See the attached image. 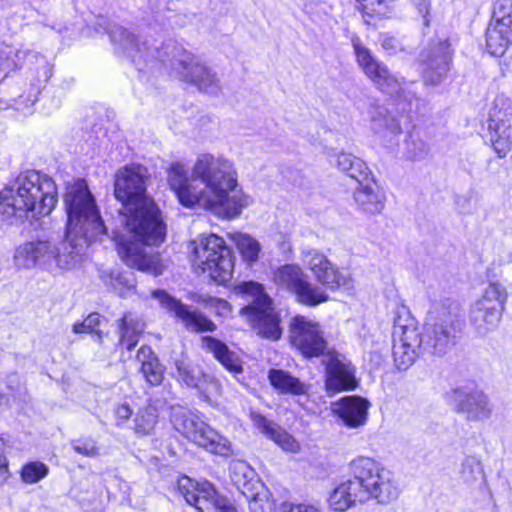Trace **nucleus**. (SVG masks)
<instances>
[{
    "instance_id": "nucleus-1",
    "label": "nucleus",
    "mask_w": 512,
    "mask_h": 512,
    "mask_svg": "<svg viewBox=\"0 0 512 512\" xmlns=\"http://www.w3.org/2000/svg\"><path fill=\"white\" fill-rule=\"evenodd\" d=\"M64 205L67 214L65 236L43 234L18 246L14 254L18 268L72 269L80 262L90 242L108 236L96 201L84 180L77 179L67 185Z\"/></svg>"
},
{
    "instance_id": "nucleus-2",
    "label": "nucleus",
    "mask_w": 512,
    "mask_h": 512,
    "mask_svg": "<svg viewBox=\"0 0 512 512\" xmlns=\"http://www.w3.org/2000/svg\"><path fill=\"white\" fill-rule=\"evenodd\" d=\"M147 170L141 165L119 169L114 180V195L123 205L121 221L129 235L125 239L113 231L121 259L130 267L159 275L162 273L159 254L147 248L159 246L166 237V225L161 211L146 192Z\"/></svg>"
},
{
    "instance_id": "nucleus-3",
    "label": "nucleus",
    "mask_w": 512,
    "mask_h": 512,
    "mask_svg": "<svg viewBox=\"0 0 512 512\" xmlns=\"http://www.w3.org/2000/svg\"><path fill=\"white\" fill-rule=\"evenodd\" d=\"M234 161L223 154L201 153L188 170L182 163L168 169V184L181 205L211 211L223 219H236L252 204L244 192Z\"/></svg>"
},
{
    "instance_id": "nucleus-4",
    "label": "nucleus",
    "mask_w": 512,
    "mask_h": 512,
    "mask_svg": "<svg viewBox=\"0 0 512 512\" xmlns=\"http://www.w3.org/2000/svg\"><path fill=\"white\" fill-rule=\"evenodd\" d=\"M115 50L129 57L139 71L163 68L181 81L195 85L200 91L216 95L221 91L217 74L181 44L168 40L161 46L138 38L120 26L109 30Z\"/></svg>"
},
{
    "instance_id": "nucleus-5",
    "label": "nucleus",
    "mask_w": 512,
    "mask_h": 512,
    "mask_svg": "<svg viewBox=\"0 0 512 512\" xmlns=\"http://www.w3.org/2000/svg\"><path fill=\"white\" fill-rule=\"evenodd\" d=\"M351 479L341 482L330 493L329 507L344 512L357 502L375 500L379 504L396 501L401 488L394 473L370 457H357L349 465Z\"/></svg>"
},
{
    "instance_id": "nucleus-6",
    "label": "nucleus",
    "mask_w": 512,
    "mask_h": 512,
    "mask_svg": "<svg viewBox=\"0 0 512 512\" xmlns=\"http://www.w3.org/2000/svg\"><path fill=\"white\" fill-rule=\"evenodd\" d=\"M57 200V187L50 176L25 171L0 192V220L14 222L47 216Z\"/></svg>"
},
{
    "instance_id": "nucleus-7",
    "label": "nucleus",
    "mask_w": 512,
    "mask_h": 512,
    "mask_svg": "<svg viewBox=\"0 0 512 512\" xmlns=\"http://www.w3.org/2000/svg\"><path fill=\"white\" fill-rule=\"evenodd\" d=\"M351 44L356 61L364 74L384 93L396 96L407 104L408 108L417 100L416 92L411 89L412 83L392 74L387 66L380 62L356 34L351 36Z\"/></svg>"
},
{
    "instance_id": "nucleus-8",
    "label": "nucleus",
    "mask_w": 512,
    "mask_h": 512,
    "mask_svg": "<svg viewBox=\"0 0 512 512\" xmlns=\"http://www.w3.org/2000/svg\"><path fill=\"white\" fill-rule=\"evenodd\" d=\"M462 326L463 320L457 303L434 306L427 316L424 350L437 355L445 354L455 345Z\"/></svg>"
},
{
    "instance_id": "nucleus-9",
    "label": "nucleus",
    "mask_w": 512,
    "mask_h": 512,
    "mask_svg": "<svg viewBox=\"0 0 512 512\" xmlns=\"http://www.w3.org/2000/svg\"><path fill=\"white\" fill-rule=\"evenodd\" d=\"M193 266L208 273L218 284H226L232 278L234 261L231 250L223 238L216 234L202 236L192 242Z\"/></svg>"
},
{
    "instance_id": "nucleus-10",
    "label": "nucleus",
    "mask_w": 512,
    "mask_h": 512,
    "mask_svg": "<svg viewBox=\"0 0 512 512\" xmlns=\"http://www.w3.org/2000/svg\"><path fill=\"white\" fill-rule=\"evenodd\" d=\"M171 422L179 433L208 452L223 457L232 455L231 442L204 422L197 413L182 407L173 408Z\"/></svg>"
},
{
    "instance_id": "nucleus-11",
    "label": "nucleus",
    "mask_w": 512,
    "mask_h": 512,
    "mask_svg": "<svg viewBox=\"0 0 512 512\" xmlns=\"http://www.w3.org/2000/svg\"><path fill=\"white\" fill-rule=\"evenodd\" d=\"M238 289L249 301V304L241 309V314L261 336L272 340L279 339L282 334L280 320L263 286L249 281L239 285Z\"/></svg>"
},
{
    "instance_id": "nucleus-12",
    "label": "nucleus",
    "mask_w": 512,
    "mask_h": 512,
    "mask_svg": "<svg viewBox=\"0 0 512 512\" xmlns=\"http://www.w3.org/2000/svg\"><path fill=\"white\" fill-rule=\"evenodd\" d=\"M393 358L399 370L408 369L424 350V342L416 321L405 308L398 311L393 329Z\"/></svg>"
},
{
    "instance_id": "nucleus-13",
    "label": "nucleus",
    "mask_w": 512,
    "mask_h": 512,
    "mask_svg": "<svg viewBox=\"0 0 512 512\" xmlns=\"http://www.w3.org/2000/svg\"><path fill=\"white\" fill-rule=\"evenodd\" d=\"M506 300V289L500 283L491 282L471 306L469 320L479 335L484 336L497 328Z\"/></svg>"
},
{
    "instance_id": "nucleus-14",
    "label": "nucleus",
    "mask_w": 512,
    "mask_h": 512,
    "mask_svg": "<svg viewBox=\"0 0 512 512\" xmlns=\"http://www.w3.org/2000/svg\"><path fill=\"white\" fill-rule=\"evenodd\" d=\"M305 267L311 271L316 281L331 291H351L355 287L351 273L339 268L328 257L317 249H307L302 252Z\"/></svg>"
},
{
    "instance_id": "nucleus-15",
    "label": "nucleus",
    "mask_w": 512,
    "mask_h": 512,
    "mask_svg": "<svg viewBox=\"0 0 512 512\" xmlns=\"http://www.w3.org/2000/svg\"><path fill=\"white\" fill-rule=\"evenodd\" d=\"M274 281L278 286L292 292L298 302L306 306H316L329 299L326 290L311 283L302 268L295 264L278 268Z\"/></svg>"
},
{
    "instance_id": "nucleus-16",
    "label": "nucleus",
    "mask_w": 512,
    "mask_h": 512,
    "mask_svg": "<svg viewBox=\"0 0 512 512\" xmlns=\"http://www.w3.org/2000/svg\"><path fill=\"white\" fill-rule=\"evenodd\" d=\"M177 489L185 501L199 512H238L208 481L197 482L187 476H181L177 481Z\"/></svg>"
},
{
    "instance_id": "nucleus-17",
    "label": "nucleus",
    "mask_w": 512,
    "mask_h": 512,
    "mask_svg": "<svg viewBox=\"0 0 512 512\" xmlns=\"http://www.w3.org/2000/svg\"><path fill=\"white\" fill-rule=\"evenodd\" d=\"M512 101L505 95H497L492 103L487 121L488 137L499 158H504L512 148L510 118Z\"/></svg>"
},
{
    "instance_id": "nucleus-18",
    "label": "nucleus",
    "mask_w": 512,
    "mask_h": 512,
    "mask_svg": "<svg viewBox=\"0 0 512 512\" xmlns=\"http://www.w3.org/2000/svg\"><path fill=\"white\" fill-rule=\"evenodd\" d=\"M290 342L306 358L319 357L330 352L321 325L302 315L290 322Z\"/></svg>"
},
{
    "instance_id": "nucleus-19",
    "label": "nucleus",
    "mask_w": 512,
    "mask_h": 512,
    "mask_svg": "<svg viewBox=\"0 0 512 512\" xmlns=\"http://www.w3.org/2000/svg\"><path fill=\"white\" fill-rule=\"evenodd\" d=\"M160 305L178 318L188 330L194 332L214 331L216 325L200 312L191 310L179 300L167 294L165 291L156 290L152 293Z\"/></svg>"
},
{
    "instance_id": "nucleus-20",
    "label": "nucleus",
    "mask_w": 512,
    "mask_h": 512,
    "mask_svg": "<svg viewBox=\"0 0 512 512\" xmlns=\"http://www.w3.org/2000/svg\"><path fill=\"white\" fill-rule=\"evenodd\" d=\"M449 43L444 40L420 54V69L426 84H440L449 70Z\"/></svg>"
},
{
    "instance_id": "nucleus-21",
    "label": "nucleus",
    "mask_w": 512,
    "mask_h": 512,
    "mask_svg": "<svg viewBox=\"0 0 512 512\" xmlns=\"http://www.w3.org/2000/svg\"><path fill=\"white\" fill-rule=\"evenodd\" d=\"M325 387L329 394L352 390L357 386L355 368L345 356L328 352Z\"/></svg>"
},
{
    "instance_id": "nucleus-22",
    "label": "nucleus",
    "mask_w": 512,
    "mask_h": 512,
    "mask_svg": "<svg viewBox=\"0 0 512 512\" xmlns=\"http://www.w3.org/2000/svg\"><path fill=\"white\" fill-rule=\"evenodd\" d=\"M370 129L383 147L394 151L399 146L402 129L399 121L384 107H371Z\"/></svg>"
},
{
    "instance_id": "nucleus-23",
    "label": "nucleus",
    "mask_w": 512,
    "mask_h": 512,
    "mask_svg": "<svg viewBox=\"0 0 512 512\" xmlns=\"http://www.w3.org/2000/svg\"><path fill=\"white\" fill-rule=\"evenodd\" d=\"M453 401L457 411L469 420L484 421L492 414L488 397L477 389L458 388L453 392Z\"/></svg>"
},
{
    "instance_id": "nucleus-24",
    "label": "nucleus",
    "mask_w": 512,
    "mask_h": 512,
    "mask_svg": "<svg viewBox=\"0 0 512 512\" xmlns=\"http://www.w3.org/2000/svg\"><path fill=\"white\" fill-rule=\"evenodd\" d=\"M370 403L360 396H346L334 404L333 412L349 428L364 426Z\"/></svg>"
},
{
    "instance_id": "nucleus-25",
    "label": "nucleus",
    "mask_w": 512,
    "mask_h": 512,
    "mask_svg": "<svg viewBox=\"0 0 512 512\" xmlns=\"http://www.w3.org/2000/svg\"><path fill=\"white\" fill-rule=\"evenodd\" d=\"M358 187L354 190L353 198L357 208L369 215L380 214L385 207V195L376 182L367 176L358 181Z\"/></svg>"
},
{
    "instance_id": "nucleus-26",
    "label": "nucleus",
    "mask_w": 512,
    "mask_h": 512,
    "mask_svg": "<svg viewBox=\"0 0 512 512\" xmlns=\"http://www.w3.org/2000/svg\"><path fill=\"white\" fill-rule=\"evenodd\" d=\"M250 417L253 424L283 450L288 452H297L299 450L298 442L277 424L257 412H251Z\"/></svg>"
},
{
    "instance_id": "nucleus-27",
    "label": "nucleus",
    "mask_w": 512,
    "mask_h": 512,
    "mask_svg": "<svg viewBox=\"0 0 512 512\" xmlns=\"http://www.w3.org/2000/svg\"><path fill=\"white\" fill-rule=\"evenodd\" d=\"M229 473L231 481L245 498H249L250 494L258 489L263 490L262 483L256 479L254 469L246 461H232Z\"/></svg>"
},
{
    "instance_id": "nucleus-28",
    "label": "nucleus",
    "mask_w": 512,
    "mask_h": 512,
    "mask_svg": "<svg viewBox=\"0 0 512 512\" xmlns=\"http://www.w3.org/2000/svg\"><path fill=\"white\" fill-rule=\"evenodd\" d=\"M512 44V24L490 21L486 29V49L493 56H502Z\"/></svg>"
},
{
    "instance_id": "nucleus-29",
    "label": "nucleus",
    "mask_w": 512,
    "mask_h": 512,
    "mask_svg": "<svg viewBox=\"0 0 512 512\" xmlns=\"http://www.w3.org/2000/svg\"><path fill=\"white\" fill-rule=\"evenodd\" d=\"M137 361L141 364V373L152 386L160 385L164 378V366L160 363L151 347L142 346L137 352Z\"/></svg>"
},
{
    "instance_id": "nucleus-30",
    "label": "nucleus",
    "mask_w": 512,
    "mask_h": 512,
    "mask_svg": "<svg viewBox=\"0 0 512 512\" xmlns=\"http://www.w3.org/2000/svg\"><path fill=\"white\" fill-rule=\"evenodd\" d=\"M144 330L142 321L132 313H126L119 321L118 332L119 340L118 345L125 347L127 350H132L139 341V336Z\"/></svg>"
},
{
    "instance_id": "nucleus-31",
    "label": "nucleus",
    "mask_w": 512,
    "mask_h": 512,
    "mask_svg": "<svg viewBox=\"0 0 512 512\" xmlns=\"http://www.w3.org/2000/svg\"><path fill=\"white\" fill-rule=\"evenodd\" d=\"M202 345L213 353L214 357L229 371L238 373L242 370L239 358L220 340L211 336L202 338Z\"/></svg>"
},
{
    "instance_id": "nucleus-32",
    "label": "nucleus",
    "mask_w": 512,
    "mask_h": 512,
    "mask_svg": "<svg viewBox=\"0 0 512 512\" xmlns=\"http://www.w3.org/2000/svg\"><path fill=\"white\" fill-rule=\"evenodd\" d=\"M268 377L271 385L283 394L304 395L307 393V385L287 371L271 369Z\"/></svg>"
},
{
    "instance_id": "nucleus-33",
    "label": "nucleus",
    "mask_w": 512,
    "mask_h": 512,
    "mask_svg": "<svg viewBox=\"0 0 512 512\" xmlns=\"http://www.w3.org/2000/svg\"><path fill=\"white\" fill-rule=\"evenodd\" d=\"M329 158L330 161L334 158L337 167L357 182L362 181V179H366L367 176L371 175V172L365 162L352 154L345 152H333V154H329Z\"/></svg>"
},
{
    "instance_id": "nucleus-34",
    "label": "nucleus",
    "mask_w": 512,
    "mask_h": 512,
    "mask_svg": "<svg viewBox=\"0 0 512 512\" xmlns=\"http://www.w3.org/2000/svg\"><path fill=\"white\" fill-rule=\"evenodd\" d=\"M228 238L235 245L242 260L248 265L257 262L261 252V244L250 234L242 232H229Z\"/></svg>"
},
{
    "instance_id": "nucleus-35",
    "label": "nucleus",
    "mask_w": 512,
    "mask_h": 512,
    "mask_svg": "<svg viewBox=\"0 0 512 512\" xmlns=\"http://www.w3.org/2000/svg\"><path fill=\"white\" fill-rule=\"evenodd\" d=\"M174 366L179 381L188 387L201 388L204 373L199 367L193 365L186 355L181 354L179 358L174 360Z\"/></svg>"
},
{
    "instance_id": "nucleus-36",
    "label": "nucleus",
    "mask_w": 512,
    "mask_h": 512,
    "mask_svg": "<svg viewBox=\"0 0 512 512\" xmlns=\"http://www.w3.org/2000/svg\"><path fill=\"white\" fill-rule=\"evenodd\" d=\"M105 319L98 313L89 314L82 322H76L73 325V332L75 334L88 333L91 334L94 341L99 344L103 342V331L101 327L103 326Z\"/></svg>"
},
{
    "instance_id": "nucleus-37",
    "label": "nucleus",
    "mask_w": 512,
    "mask_h": 512,
    "mask_svg": "<svg viewBox=\"0 0 512 512\" xmlns=\"http://www.w3.org/2000/svg\"><path fill=\"white\" fill-rule=\"evenodd\" d=\"M428 152V144L412 133L406 138L401 151L402 157L412 161L423 159Z\"/></svg>"
},
{
    "instance_id": "nucleus-38",
    "label": "nucleus",
    "mask_w": 512,
    "mask_h": 512,
    "mask_svg": "<svg viewBox=\"0 0 512 512\" xmlns=\"http://www.w3.org/2000/svg\"><path fill=\"white\" fill-rule=\"evenodd\" d=\"M157 414L153 407H147L138 412L134 419V430L139 436L150 435L157 424Z\"/></svg>"
},
{
    "instance_id": "nucleus-39",
    "label": "nucleus",
    "mask_w": 512,
    "mask_h": 512,
    "mask_svg": "<svg viewBox=\"0 0 512 512\" xmlns=\"http://www.w3.org/2000/svg\"><path fill=\"white\" fill-rule=\"evenodd\" d=\"M361 9L365 15L388 18L395 12V3L393 0H367Z\"/></svg>"
},
{
    "instance_id": "nucleus-40",
    "label": "nucleus",
    "mask_w": 512,
    "mask_h": 512,
    "mask_svg": "<svg viewBox=\"0 0 512 512\" xmlns=\"http://www.w3.org/2000/svg\"><path fill=\"white\" fill-rule=\"evenodd\" d=\"M460 476L466 483L476 481L483 474L481 461L476 456H466L461 463Z\"/></svg>"
},
{
    "instance_id": "nucleus-41",
    "label": "nucleus",
    "mask_w": 512,
    "mask_h": 512,
    "mask_svg": "<svg viewBox=\"0 0 512 512\" xmlns=\"http://www.w3.org/2000/svg\"><path fill=\"white\" fill-rule=\"evenodd\" d=\"M48 474V467L42 462L27 463L21 471V478L25 483L34 484Z\"/></svg>"
},
{
    "instance_id": "nucleus-42",
    "label": "nucleus",
    "mask_w": 512,
    "mask_h": 512,
    "mask_svg": "<svg viewBox=\"0 0 512 512\" xmlns=\"http://www.w3.org/2000/svg\"><path fill=\"white\" fill-rule=\"evenodd\" d=\"M258 489L250 494L249 498H246L249 504L251 512H275L274 503L268 498L265 491Z\"/></svg>"
},
{
    "instance_id": "nucleus-43",
    "label": "nucleus",
    "mask_w": 512,
    "mask_h": 512,
    "mask_svg": "<svg viewBox=\"0 0 512 512\" xmlns=\"http://www.w3.org/2000/svg\"><path fill=\"white\" fill-rule=\"evenodd\" d=\"M110 278V284L112 288L122 297L129 295L135 289L133 279L131 278V274H112Z\"/></svg>"
},
{
    "instance_id": "nucleus-44",
    "label": "nucleus",
    "mask_w": 512,
    "mask_h": 512,
    "mask_svg": "<svg viewBox=\"0 0 512 512\" xmlns=\"http://www.w3.org/2000/svg\"><path fill=\"white\" fill-rule=\"evenodd\" d=\"M490 21L512 24V0H495Z\"/></svg>"
},
{
    "instance_id": "nucleus-45",
    "label": "nucleus",
    "mask_w": 512,
    "mask_h": 512,
    "mask_svg": "<svg viewBox=\"0 0 512 512\" xmlns=\"http://www.w3.org/2000/svg\"><path fill=\"white\" fill-rule=\"evenodd\" d=\"M71 445L75 452L83 456L91 458L99 456V447L97 446V442L91 437L73 440Z\"/></svg>"
},
{
    "instance_id": "nucleus-46",
    "label": "nucleus",
    "mask_w": 512,
    "mask_h": 512,
    "mask_svg": "<svg viewBox=\"0 0 512 512\" xmlns=\"http://www.w3.org/2000/svg\"><path fill=\"white\" fill-rule=\"evenodd\" d=\"M206 401L211 402L212 399L220 394V384L212 376L204 375L202 378V387L197 388Z\"/></svg>"
},
{
    "instance_id": "nucleus-47",
    "label": "nucleus",
    "mask_w": 512,
    "mask_h": 512,
    "mask_svg": "<svg viewBox=\"0 0 512 512\" xmlns=\"http://www.w3.org/2000/svg\"><path fill=\"white\" fill-rule=\"evenodd\" d=\"M281 512H322L320 507L309 502L290 503L285 502L281 505Z\"/></svg>"
},
{
    "instance_id": "nucleus-48",
    "label": "nucleus",
    "mask_w": 512,
    "mask_h": 512,
    "mask_svg": "<svg viewBox=\"0 0 512 512\" xmlns=\"http://www.w3.org/2000/svg\"><path fill=\"white\" fill-rule=\"evenodd\" d=\"M206 307L222 317L228 316L231 312L230 304L227 301L219 298H210L206 302Z\"/></svg>"
},
{
    "instance_id": "nucleus-49",
    "label": "nucleus",
    "mask_w": 512,
    "mask_h": 512,
    "mask_svg": "<svg viewBox=\"0 0 512 512\" xmlns=\"http://www.w3.org/2000/svg\"><path fill=\"white\" fill-rule=\"evenodd\" d=\"M382 48L388 54H395L402 50V44L400 40L394 36L384 35L381 41Z\"/></svg>"
},
{
    "instance_id": "nucleus-50",
    "label": "nucleus",
    "mask_w": 512,
    "mask_h": 512,
    "mask_svg": "<svg viewBox=\"0 0 512 512\" xmlns=\"http://www.w3.org/2000/svg\"><path fill=\"white\" fill-rule=\"evenodd\" d=\"M411 1L417 8L419 14L422 15L424 25L429 26L430 2L428 0H411Z\"/></svg>"
},
{
    "instance_id": "nucleus-51",
    "label": "nucleus",
    "mask_w": 512,
    "mask_h": 512,
    "mask_svg": "<svg viewBox=\"0 0 512 512\" xmlns=\"http://www.w3.org/2000/svg\"><path fill=\"white\" fill-rule=\"evenodd\" d=\"M115 414L118 420L126 421L130 418L132 410L127 404H122L117 407Z\"/></svg>"
},
{
    "instance_id": "nucleus-52",
    "label": "nucleus",
    "mask_w": 512,
    "mask_h": 512,
    "mask_svg": "<svg viewBox=\"0 0 512 512\" xmlns=\"http://www.w3.org/2000/svg\"><path fill=\"white\" fill-rule=\"evenodd\" d=\"M8 477V462L5 456L0 454V483L4 482Z\"/></svg>"
},
{
    "instance_id": "nucleus-53",
    "label": "nucleus",
    "mask_w": 512,
    "mask_h": 512,
    "mask_svg": "<svg viewBox=\"0 0 512 512\" xmlns=\"http://www.w3.org/2000/svg\"><path fill=\"white\" fill-rule=\"evenodd\" d=\"M304 10L307 12V13H313V9L311 7L310 4H307V3H304Z\"/></svg>"
},
{
    "instance_id": "nucleus-54",
    "label": "nucleus",
    "mask_w": 512,
    "mask_h": 512,
    "mask_svg": "<svg viewBox=\"0 0 512 512\" xmlns=\"http://www.w3.org/2000/svg\"><path fill=\"white\" fill-rule=\"evenodd\" d=\"M356 1L362 4V3H366L367 0H356Z\"/></svg>"
},
{
    "instance_id": "nucleus-55",
    "label": "nucleus",
    "mask_w": 512,
    "mask_h": 512,
    "mask_svg": "<svg viewBox=\"0 0 512 512\" xmlns=\"http://www.w3.org/2000/svg\"><path fill=\"white\" fill-rule=\"evenodd\" d=\"M3 396L0 394V404L2 403Z\"/></svg>"
}]
</instances>
